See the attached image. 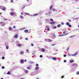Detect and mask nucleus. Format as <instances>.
<instances>
[{
    "label": "nucleus",
    "instance_id": "obj_1",
    "mask_svg": "<svg viewBox=\"0 0 79 79\" xmlns=\"http://www.w3.org/2000/svg\"><path fill=\"white\" fill-rule=\"evenodd\" d=\"M18 34H17L14 35V37H15V39H17L18 38Z\"/></svg>",
    "mask_w": 79,
    "mask_h": 79
},
{
    "label": "nucleus",
    "instance_id": "obj_2",
    "mask_svg": "<svg viewBox=\"0 0 79 79\" xmlns=\"http://www.w3.org/2000/svg\"><path fill=\"white\" fill-rule=\"evenodd\" d=\"M24 63V60H21L20 61V63H21V64H23Z\"/></svg>",
    "mask_w": 79,
    "mask_h": 79
},
{
    "label": "nucleus",
    "instance_id": "obj_3",
    "mask_svg": "<svg viewBox=\"0 0 79 79\" xmlns=\"http://www.w3.org/2000/svg\"><path fill=\"white\" fill-rule=\"evenodd\" d=\"M78 54L77 52H76L74 54H73L72 55V56H76Z\"/></svg>",
    "mask_w": 79,
    "mask_h": 79
},
{
    "label": "nucleus",
    "instance_id": "obj_4",
    "mask_svg": "<svg viewBox=\"0 0 79 79\" xmlns=\"http://www.w3.org/2000/svg\"><path fill=\"white\" fill-rule=\"evenodd\" d=\"M24 51H22L20 52V55H23V54H24Z\"/></svg>",
    "mask_w": 79,
    "mask_h": 79
},
{
    "label": "nucleus",
    "instance_id": "obj_5",
    "mask_svg": "<svg viewBox=\"0 0 79 79\" xmlns=\"http://www.w3.org/2000/svg\"><path fill=\"white\" fill-rule=\"evenodd\" d=\"M35 70H38L39 69V67H37L35 68Z\"/></svg>",
    "mask_w": 79,
    "mask_h": 79
},
{
    "label": "nucleus",
    "instance_id": "obj_6",
    "mask_svg": "<svg viewBox=\"0 0 79 79\" xmlns=\"http://www.w3.org/2000/svg\"><path fill=\"white\" fill-rule=\"evenodd\" d=\"M52 39H55V35H53L52 36Z\"/></svg>",
    "mask_w": 79,
    "mask_h": 79
},
{
    "label": "nucleus",
    "instance_id": "obj_7",
    "mask_svg": "<svg viewBox=\"0 0 79 79\" xmlns=\"http://www.w3.org/2000/svg\"><path fill=\"white\" fill-rule=\"evenodd\" d=\"M28 72H29V71H28V70H26L25 71V72L26 74H27Z\"/></svg>",
    "mask_w": 79,
    "mask_h": 79
},
{
    "label": "nucleus",
    "instance_id": "obj_8",
    "mask_svg": "<svg viewBox=\"0 0 79 79\" xmlns=\"http://www.w3.org/2000/svg\"><path fill=\"white\" fill-rule=\"evenodd\" d=\"M10 15L12 16H13V15H15V13H14V12H11Z\"/></svg>",
    "mask_w": 79,
    "mask_h": 79
},
{
    "label": "nucleus",
    "instance_id": "obj_9",
    "mask_svg": "<svg viewBox=\"0 0 79 79\" xmlns=\"http://www.w3.org/2000/svg\"><path fill=\"white\" fill-rule=\"evenodd\" d=\"M55 23V22H52V23H51L50 24H54Z\"/></svg>",
    "mask_w": 79,
    "mask_h": 79
},
{
    "label": "nucleus",
    "instance_id": "obj_10",
    "mask_svg": "<svg viewBox=\"0 0 79 79\" xmlns=\"http://www.w3.org/2000/svg\"><path fill=\"white\" fill-rule=\"evenodd\" d=\"M61 24H59L57 25V27H61Z\"/></svg>",
    "mask_w": 79,
    "mask_h": 79
},
{
    "label": "nucleus",
    "instance_id": "obj_11",
    "mask_svg": "<svg viewBox=\"0 0 79 79\" xmlns=\"http://www.w3.org/2000/svg\"><path fill=\"white\" fill-rule=\"evenodd\" d=\"M52 40H51L50 39H48V42H52Z\"/></svg>",
    "mask_w": 79,
    "mask_h": 79
},
{
    "label": "nucleus",
    "instance_id": "obj_12",
    "mask_svg": "<svg viewBox=\"0 0 79 79\" xmlns=\"http://www.w3.org/2000/svg\"><path fill=\"white\" fill-rule=\"evenodd\" d=\"M24 32H25V33H27V32H28V30H25L24 31Z\"/></svg>",
    "mask_w": 79,
    "mask_h": 79
},
{
    "label": "nucleus",
    "instance_id": "obj_13",
    "mask_svg": "<svg viewBox=\"0 0 79 79\" xmlns=\"http://www.w3.org/2000/svg\"><path fill=\"white\" fill-rule=\"evenodd\" d=\"M52 59L53 60H56V57H53Z\"/></svg>",
    "mask_w": 79,
    "mask_h": 79
},
{
    "label": "nucleus",
    "instance_id": "obj_14",
    "mask_svg": "<svg viewBox=\"0 0 79 79\" xmlns=\"http://www.w3.org/2000/svg\"><path fill=\"white\" fill-rule=\"evenodd\" d=\"M41 51L43 52H45V50L44 49H41Z\"/></svg>",
    "mask_w": 79,
    "mask_h": 79
},
{
    "label": "nucleus",
    "instance_id": "obj_15",
    "mask_svg": "<svg viewBox=\"0 0 79 79\" xmlns=\"http://www.w3.org/2000/svg\"><path fill=\"white\" fill-rule=\"evenodd\" d=\"M75 36H76V35H73L71 36L70 37H71V38H73V37H75Z\"/></svg>",
    "mask_w": 79,
    "mask_h": 79
},
{
    "label": "nucleus",
    "instance_id": "obj_16",
    "mask_svg": "<svg viewBox=\"0 0 79 79\" xmlns=\"http://www.w3.org/2000/svg\"><path fill=\"white\" fill-rule=\"evenodd\" d=\"M68 35V34H65V35H60V36H63L64 35Z\"/></svg>",
    "mask_w": 79,
    "mask_h": 79
},
{
    "label": "nucleus",
    "instance_id": "obj_17",
    "mask_svg": "<svg viewBox=\"0 0 79 79\" xmlns=\"http://www.w3.org/2000/svg\"><path fill=\"white\" fill-rule=\"evenodd\" d=\"M53 7V6H52V5H51V6L50 7V10H52V7Z\"/></svg>",
    "mask_w": 79,
    "mask_h": 79
},
{
    "label": "nucleus",
    "instance_id": "obj_18",
    "mask_svg": "<svg viewBox=\"0 0 79 79\" xmlns=\"http://www.w3.org/2000/svg\"><path fill=\"white\" fill-rule=\"evenodd\" d=\"M24 14L25 15H29V14L28 13H25Z\"/></svg>",
    "mask_w": 79,
    "mask_h": 79
},
{
    "label": "nucleus",
    "instance_id": "obj_19",
    "mask_svg": "<svg viewBox=\"0 0 79 79\" xmlns=\"http://www.w3.org/2000/svg\"><path fill=\"white\" fill-rule=\"evenodd\" d=\"M20 18H21V19H23V17L21 15L20 16Z\"/></svg>",
    "mask_w": 79,
    "mask_h": 79
},
{
    "label": "nucleus",
    "instance_id": "obj_20",
    "mask_svg": "<svg viewBox=\"0 0 79 79\" xmlns=\"http://www.w3.org/2000/svg\"><path fill=\"white\" fill-rule=\"evenodd\" d=\"M38 15L39 14H36L33 15V16H37V15Z\"/></svg>",
    "mask_w": 79,
    "mask_h": 79
},
{
    "label": "nucleus",
    "instance_id": "obj_21",
    "mask_svg": "<svg viewBox=\"0 0 79 79\" xmlns=\"http://www.w3.org/2000/svg\"><path fill=\"white\" fill-rule=\"evenodd\" d=\"M21 46H22V45H21V44H18V46L19 47H21Z\"/></svg>",
    "mask_w": 79,
    "mask_h": 79
},
{
    "label": "nucleus",
    "instance_id": "obj_22",
    "mask_svg": "<svg viewBox=\"0 0 79 79\" xmlns=\"http://www.w3.org/2000/svg\"><path fill=\"white\" fill-rule=\"evenodd\" d=\"M27 68L28 69H31V67H27Z\"/></svg>",
    "mask_w": 79,
    "mask_h": 79
},
{
    "label": "nucleus",
    "instance_id": "obj_23",
    "mask_svg": "<svg viewBox=\"0 0 79 79\" xmlns=\"http://www.w3.org/2000/svg\"><path fill=\"white\" fill-rule=\"evenodd\" d=\"M7 74H10V71H8L7 73Z\"/></svg>",
    "mask_w": 79,
    "mask_h": 79
},
{
    "label": "nucleus",
    "instance_id": "obj_24",
    "mask_svg": "<svg viewBox=\"0 0 79 79\" xmlns=\"http://www.w3.org/2000/svg\"><path fill=\"white\" fill-rule=\"evenodd\" d=\"M6 10V8H5V7H4V8H2V10Z\"/></svg>",
    "mask_w": 79,
    "mask_h": 79
},
{
    "label": "nucleus",
    "instance_id": "obj_25",
    "mask_svg": "<svg viewBox=\"0 0 79 79\" xmlns=\"http://www.w3.org/2000/svg\"><path fill=\"white\" fill-rule=\"evenodd\" d=\"M12 29V28L11 27H10L9 28V31H11V30Z\"/></svg>",
    "mask_w": 79,
    "mask_h": 79
},
{
    "label": "nucleus",
    "instance_id": "obj_26",
    "mask_svg": "<svg viewBox=\"0 0 79 79\" xmlns=\"http://www.w3.org/2000/svg\"><path fill=\"white\" fill-rule=\"evenodd\" d=\"M51 13H52V12H49L48 14H47V15H50V14H51Z\"/></svg>",
    "mask_w": 79,
    "mask_h": 79
},
{
    "label": "nucleus",
    "instance_id": "obj_27",
    "mask_svg": "<svg viewBox=\"0 0 79 79\" xmlns=\"http://www.w3.org/2000/svg\"><path fill=\"white\" fill-rule=\"evenodd\" d=\"M47 29L48 31H49L50 30V28H49V27L47 28Z\"/></svg>",
    "mask_w": 79,
    "mask_h": 79
},
{
    "label": "nucleus",
    "instance_id": "obj_28",
    "mask_svg": "<svg viewBox=\"0 0 79 79\" xmlns=\"http://www.w3.org/2000/svg\"><path fill=\"white\" fill-rule=\"evenodd\" d=\"M52 10H53V11H56V10L55 9H53Z\"/></svg>",
    "mask_w": 79,
    "mask_h": 79
},
{
    "label": "nucleus",
    "instance_id": "obj_29",
    "mask_svg": "<svg viewBox=\"0 0 79 79\" xmlns=\"http://www.w3.org/2000/svg\"><path fill=\"white\" fill-rule=\"evenodd\" d=\"M6 49H8V48H9L8 46H6Z\"/></svg>",
    "mask_w": 79,
    "mask_h": 79
},
{
    "label": "nucleus",
    "instance_id": "obj_30",
    "mask_svg": "<svg viewBox=\"0 0 79 79\" xmlns=\"http://www.w3.org/2000/svg\"><path fill=\"white\" fill-rule=\"evenodd\" d=\"M25 29V28H23L21 29H19V30H23V29Z\"/></svg>",
    "mask_w": 79,
    "mask_h": 79
},
{
    "label": "nucleus",
    "instance_id": "obj_31",
    "mask_svg": "<svg viewBox=\"0 0 79 79\" xmlns=\"http://www.w3.org/2000/svg\"><path fill=\"white\" fill-rule=\"evenodd\" d=\"M79 74V72H77V75H78Z\"/></svg>",
    "mask_w": 79,
    "mask_h": 79
},
{
    "label": "nucleus",
    "instance_id": "obj_32",
    "mask_svg": "<svg viewBox=\"0 0 79 79\" xmlns=\"http://www.w3.org/2000/svg\"><path fill=\"white\" fill-rule=\"evenodd\" d=\"M35 66H39V64H36Z\"/></svg>",
    "mask_w": 79,
    "mask_h": 79
},
{
    "label": "nucleus",
    "instance_id": "obj_33",
    "mask_svg": "<svg viewBox=\"0 0 79 79\" xmlns=\"http://www.w3.org/2000/svg\"><path fill=\"white\" fill-rule=\"evenodd\" d=\"M70 63H73V61L71 60H70Z\"/></svg>",
    "mask_w": 79,
    "mask_h": 79
},
{
    "label": "nucleus",
    "instance_id": "obj_34",
    "mask_svg": "<svg viewBox=\"0 0 79 79\" xmlns=\"http://www.w3.org/2000/svg\"><path fill=\"white\" fill-rule=\"evenodd\" d=\"M2 60H4V59H5V57H2Z\"/></svg>",
    "mask_w": 79,
    "mask_h": 79
},
{
    "label": "nucleus",
    "instance_id": "obj_35",
    "mask_svg": "<svg viewBox=\"0 0 79 79\" xmlns=\"http://www.w3.org/2000/svg\"><path fill=\"white\" fill-rule=\"evenodd\" d=\"M68 26H69V27H71V25H69Z\"/></svg>",
    "mask_w": 79,
    "mask_h": 79
},
{
    "label": "nucleus",
    "instance_id": "obj_36",
    "mask_svg": "<svg viewBox=\"0 0 79 79\" xmlns=\"http://www.w3.org/2000/svg\"><path fill=\"white\" fill-rule=\"evenodd\" d=\"M69 23H68V22H67V23H66V25H69Z\"/></svg>",
    "mask_w": 79,
    "mask_h": 79
},
{
    "label": "nucleus",
    "instance_id": "obj_37",
    "mask_svg": "<svg viewBox=\"0 0 79 79\" xmlns=\"http://www.w3.org/2000/svg\"><path fill=\"white\" fill-rule=\"evenodd\" d=\"M40 58H42V55H41L40 56Z\"/></svg>",
    "mask_w": 79,
    "mask_h": 79
},
{
    "label": "nucleus",
    "instance_id": "obj_38",
    "mask_svg": "<svg viewBox=\"0 0 79 79\" xmlns=\"http://www.w3.org/2000/svg\"><path fill=\"white\" fill-rule=\"evenodd\" d=\"M69 48H67V51H69Z\"/></svg>",
    "mask_w": 79,
    "mask_h": 79
},
{
    "label": "nucleus",
    "instance_id": "obj_39",
    "mask_svg": "<svg viewBox=\"0 0 79 79\" xmlns=\"http://www.w3.org/2000/svg\"><path fill=\"white\" fill-rule=\"evenodd\" d=\"M5 26V24L3 23L2 24V26Z\"/></svg>",
    "mask_w": 79,
    "mask_h": 79
},
{
    "label": "nucleus",
    "instance_id": "obj_40",
    "mask_svg": "<svg viewBox=\"0 0 79 79\" xmlns=\"http://www.w3.org/2000/svg\"><path fill=\"white\" fill-rule=\"evenodd\" d=\"M4 20H5V21H7L8 19H4Z\"/></svg>",
    "mask_w": 79,
    "mask_h": 79
},
{
    "label": "nucleus",
    "instance_id": "obj_41",
    "mask_svg": "<svg viewBox=\"0 0 79 79\" xmlns=\"http://www.w3.org/2000/svg\"><path fill=\"white\" fill-rule=\"evenodd\" d=\"M50 20L51 21H53V19H50Z\"/></svg>",
    "mask_w": 79,
    "mask_h": 79
},
{
    "label": "nucleus",
    "instance_id": "obj_42",
    "mask_svg": "<svg viewBox=\"0 0 79 79\" xmlns=\"http://www.w3.org/2000/svg\"><path fill=\"white\" fill-rule=\"evenodd\" d=\"M64 57H66V55H64Z\"/></svg>",
    "mask_w": 79,
    "mask_h": 79
},
{
    "label": "nucleus",
    "instance_id": "obj_43",
    "mask_svg": "<svg viewBox=\"0 0 79 79\" xmlns=\"http://www.w3.org/2000/svg\"><path fill=\"white\" fill-rule=\"evenodd\" d=\"M2 69H4V68H5V67L2 66Z\"/></svg>",
    "mask_w": 79,
    "mask_h": 79
},
{
    "label": "nucleus",
    "instance_id": "obj_44",
    "mask_svg": "<svg viewBox=\"0 0 79 79\" xmlns=\"http://www.w3.org/2000/svg\"><path fill=\"white\" fill-rule=\"evenodd\" d=\"M64 77V76H62L61 77H61H62V78H63Z\"/></svg>",
    "mask_w": 79,
    "mask_h": 79
},
{
    "label": "nucleus",
    "instance_id": "obj_45",
    "mask_svg": "<svg viewBox=\"0 0 79 79\" xmlns=\"http://www.w3.org/2000/svg\"><path fill=\"white\" fill-rule=\"evenodd\" d=\"M54 45H55V44H52V46H54Z\"/></svg>",
    "mask_w": 79,
    "mask_h": 79
},
{
    "label": "nucleus",
    "instance_id": "obj_46",
    "mask_svg": "<svg viewBox=\"0 0 79 79\" xmlns=\"http://www.w3.org/2000/svg\"><path fill=\"white\" fill-rule=\"evenodd\" d=\"M13 28H14V29H15V28H16V27H15V26H14Z\"/></svg>",
    "mask_w": 79,
    "mask_h": 79
},
{
    "label": "nucleus",
    "instance_id": "obj_47",
    "mask_svg": "<svg viewBox=\"0 0 79 79\" xmlns=\"http://www.w3.org/2000/svg\"><path fill=\"white\" fill-rule=\"evenodd\" d=\"M26 52H29V50L28 49L26 50Z\"/></svg>",
    "mask_w": 79,
    "mask_h": 79
},
{
    "label": "nucleus",
    "instance_id": "obj_48",
    "mask_svg": "<svg viewBox=\"0 0 79 79\" xmlns=\"http://www.w3.org/2000/svg\"><path fill=\"white\" fill-rule=\"evenodd\" d=\"M65 33H66V31H64V32H63V34H65Z\"/></svg>",
    "mask_w": 79,
    "mask_h": 79
},
{
    "label": "nucleus",
    "instance_id": "obj_49",
    "mask_svg": "<svg viewBox=\"0 0 79 79\" xmlns=\"http://www.w3.org/2000/svg\"><path fill=\"white\" fill-rule=\"evenodd\" d=\"M24 61H25V62H26V61H27V60H26H26H25Z\"/></svg>",
    "mask_w": 79,
    "mask_h": 79
},
{
    "label": "nucleus",
    "instance_id": "obj_50",
    "mask_svg": "<svg viewBox=\"0 0 79 79\" xmlns=\"http://www.w3.org/2000/svg\"><path fill=\"white\" fill-rule=\"evenodd\" d=\"M11 2L12 3H13V0H11Z\"/></svg>",
    "mask_w": 79,
    "mask_h": 79
},
{
    "label": "nucleus",
    "instance_id": "obj_51",
    "mask_svg": "<svg viewBox=\"0 0 79 79\" xmlns=\"http://www.w3.org/2000/svg\"><path fill=\"white\" fill-rule=\"evenodd\" d=\"M69 56H72V55L71 54H69Z\"/></svg>",
    "mask_w": 79,
    "mask_h": 79
},
{
    "label": "nucleus",
    "instance_id": "obj_52",
    "mask_svg": "<svg viewBox=\"0 0 79 79\" xmlns=\"http://www.w3.org/2000/svg\"><path fill=\"white\" fill-rule=\"evenodd\" d=\"M31 46H34V44H31Z\"/></svg>",
    "mask_w": 79,
    "mask_h": 79
},
{
    "label": "nucleus",
    "instance_id": "obj_53",
    "mask_svg": "<svg viewBox=\"0 0 79 79\" xmlns=\"http://www.w3.org/2000/svg\"><path fill=\"white\" fill-rule=\"evenodd\" d=\"M66 60H64V63H65V62H66Z\"/></svg>",
    "mask_w": 79,
    "mask_h": 79
},
{
    "label": "nucleus",
    "instance_id": "obj_54",
    "mask_svg": "<svg viewBox=\"0 0 79 79\" xmlns=\"http://www.w3.org/2000/svg\"><path fill=\"white\" fill-rule=\"evenodd\" d=\"M56 27H54V29H56Z\"/></svg>",
    "mask_w": 79,
    "mask_h": 79
},
{
    "label": "nucleus",
    "instance_id": "obj_55",
    "mask_svg": "<svg viewBox=\"0 0 79 79\" xmlns=\"http://www.w3.org/2000/svg\"><path fill=\"white\" fill-rule=\"evenodd\" d=\"M61 24L62 25H63V24H64V23H62Z\"/></svg>",
    "mask_w": 79,
    "mask_h": 79
},
{
    "label": "nucleus",
    "instance_id": "obj_56",
    "mask_svg": "<svg viewBox=\"0 0 79 79\" xmlns=\"http://www.w3.org/2000/svg\"><path fill=\"white\" fill-rule=\"evenodd\" d=\"M21 15H23V13H21Z\"/></svg>",
    "mask_w": 79,
    "mask_h": 79
},
{
    "label": "nucleus",
    "instance_id": "obj_57",
    "mask_svg": "<svg viewBox=\"0 0 79 79\" xmlns=\"http://www.w3.org/2000/svg\"><path fill=\"white\" fill-rule=\"evenodd\" d=\"M2 23H3V22H0V24H2Z\"/></svg>",
    "mask_w": 79,
    "mask_h": 79
},
{
    "label": "nucleus",
    "instance_id": "obj_58",
    "mask_svg": "<svg viewBox=\"0 0 79 79\" xmlns=\"http://www.w3.org/2000/svg\"><path fill=\"white\" fill-rule=\"evenodd\" d=\"M26 40H27V38H26Z\"/></svg>",
    "mask_w": 79,
    "mask_h": 79
},
{
    "label": "nucleus",
    "instance_id": "obj_59",
    "mask_svg": "<svg viewBox=\"0 0 79 79\" xmlns=\"http://www.w3.org/2000/svg\"><path fill=\"white\" fill-rule=\"evenodd\" d=\"M28 2H29V0H27Z\"/></svg>",
    "mask_w": 79,
    "mask_h": 79
},
{
    "label": "nucleus",
    "instance_id": "obj_60",
    "mask_svg": "<svg viewBox=\"0 0 79 79\" xmlns=\"http://www.w3.org/2000/svg\"><path fill=\"white\" fill-rule=\"evenodd\" d=\"M1 79H3V78H1Z\"/></svg>",
    "mask_w": 79,
    "mask_h": 79
},
{
    "label": "nucleus",
    "instance_id": "obj_61",
    "mask_svg": "<svg viewBox=\"0 0 79 79\" xmlns=\"http://www.w3.org/2000/svg\"><path fill=\"white\" fill-rule=\"evenodd\" d=\"M47 15V14H46V15Z\"/></svg>",
    "mask_w": 79,
    "mask_h": 79
},
{
    "label": "nucleus",
    "instance_id": "obj_62",
    "mask_svg": "<svg viewBox=\"0 0 79 79\" xmlns=\"http://www.w3.org/2000/svg\"><path fill=\"white\" fill-rule=\"evenodd\" d=\"M21 79H23V78H21Z\"/></svg>",
    "mask_w": 79,
    "mask_h": 79
},
{
    "label": "nucleus",
    "instance_id": "obj_63",
    "mask_svg": "<svg viewBox=\"0 0 79 79\" xmlns=\"http://www.w3.org/2000/svg\"><path fill=\"white\" fill-rule=\"evenodd\" d=\"M0 14L1 15V14H2V13H0Z\"/></svg>",
    "mask_w": 79,
    "mask_h": 79
},
{
    "label": "nucleus",
    "instance_id": "obj_64",
    "mask_svg": "<svg viewBox=\"0 0 79 79\" xmlns=\"http://www.w3.org/2000/svg\"><path fill=\"white\" fill-rule=\"evenodd\" d=\"M37 79H39V78H37Z\"/></svg>",
    "mask_w": 79,
    "mask_h": 79
}]
</instances>
